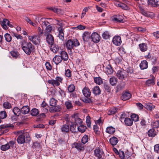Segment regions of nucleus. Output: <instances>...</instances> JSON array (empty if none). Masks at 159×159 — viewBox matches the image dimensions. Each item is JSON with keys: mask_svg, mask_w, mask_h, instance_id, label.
<instances>
[{"mask_svg": "<svg viewBox=\"0 0 159 159\" xmlns=\"http://www.w3.org/2000/svg\"><path fill=\"white\" fill-rule=\"evenodd\" d=\"M15 134H17L18 136L16 140L19 144H21L25 143H27L30 140V138L29 134L25 133L24 130H19L15 132Z\"/></svg>", "mask_w": 159, "mask_h": 159, "instance_id": "1", "label": "nucleus"}, {"mask_svg": "<svg viewBox=\"0 0 159 159\" xmlns=\"http://www.w3.org/2000/svg\"><path fill=\"white\" fill-rule=\"evenodd\" d=\"M80 45V43L77 39L68 40L66 43V47L68 51L70 53L72 52V50Z\"/></svg>", "mask_w": 159, "mask_h": 159, "instance_id": "2", "label": "nucleus"}, {"mask_svg": "<svg viewBox=\"0 0 159 159\" xmlns=\"http://www.w3.org/2000/svg\"><path fill=\"white\" fill-rule=\"evenodd\" d=\"M22 49L27 55H30L31 52L34 51V47L30 42L24 41L21 44Z\"/></svg>", "mask_w": 159, "mask_h": 159, "instance_id": "3", "label": "nucleus"}, {"mask_svg": "<svg viewBox=\"0 0 159 159\" xmlns=\"http://www.w3.org/2000/svg\"><path fill=\"white\" fill-rule=\"evenodd\" d=\"M42 25L43 29L45 28L44 30V35L50 34L52 29V26L50 25L48 21H43L42 23Z\"/></svg>", "mask_w": 159, "mask_h": 159, "instance_id": "4", "label": "nucleus"}, {"mask_svg": "<svg viewBox=\"0 0 159 159\" xmlns=\"http://www.w3.org/2000/svg\"><path fill=\"white\" fill-rule=\"evenodd\" d=\"M56 21L57 22V23H56V25L59 26L58 27L56 26L58 33V37L60 39L63 40L64 35V29L63 28L62 26V23L59 20H56Z\"/></svg>", "mask_w": 159, "mask_h": 159, "instance_id": "5", "label": "nucleus"}, {"mask_svg": "<svg viewBox=\"0 0 159 159\" xmlns=\"http://www.w3.org/2000/svg\"><path fill=\"white\" fill-rule=\"evenodd\" d=\"M13 127V125L11 124H7L0 126V134H2L7 132L10 128Z\"/></svg>", "mask_w": 159, "mask_h": 159, "instance_id": "6", "label": "nucleus"}, {"mask_svg": "<svg viewBox=\"0 0 159 159\" xmlns=\"http://www.w3.org/2000/svg\"><path fill=\"white\" fill-rule=\"evenodd\" d=\"M28 39L36 45H39L40 43V39L39 36L38 35L29 36L28 37Z\"/></svg>", "mask_w": 159, "mask_h": 159, "instance_id": "7", "label": "nucleus"}, {"mask_svg": "<svg viewBox=\"0 0 159 159\" xmlns=\"http://www.w3.org/2000/svg\"><path fill=\"white\" fill-rule=\"evenodd\" d=\"M100 68L101 70H103L107 75H110L113 73V70L110 65H108L106 67L102 65V67L101 66Z\"/></svg>", "mask_w": 159, "mask_h": 159, "instance_id": "8", "label": "nucleus"}, {"mask_svg": "<svg viewBox=\"0 0 159 159\" xmlns=\"http://www.w3.org/2000/svg\"><path fill=\"white\" fill-rule=\"evenodd\" d=\"M112 42L116 45L119 46L122 43L121 37L119 36H115L113 38Z\"/></svg>", "mask_w": 159, "mask_h": 159, "instance_id": "9", "label": "nucleus"}, {"mask_svg": "<svg viewBox=\"0 0 159 159\" xmlns=\"http://www.w3.org/2000/svg\"><path fill=\"white\" fill-rule=\"evenodd\" d=\"M91 37L90 33L88 32H85L82 34V39L85 43L89 41Z\"/></svg>", "mask_w": 159, "mask_h": 159, "instance_id": "10", "label": "nucleus"}, {"mask_svg": "<svg viewBox=\"0 0 159 159\" xmlns=\"http://www.w3.org/2000/svg\"><path fill=\"white\" fill-rule=\"evenodd\" d=\"M91 39L94 43H97L99 41V35L96 32L93 33L91 35Z\"/></svg>", "mask_w": 159, "mask_h": 159, "instance_id": "11", "label": "nucleus"}, {"mask_svg": "<svg viewBox=\"0 0 159 159\" xmlns=\"http://www.w3.org/2000/svg\"><path fill=\"white\" fill-rule=\"evenodd\" d=\"M125 71L123 69H120L118 70L116 73V76L119 79L123 80L124 78V74Z\"/></svg>", "mask_w": 159, "mask_h": 159, "instance_id": "12", "label": "nucleus"}, {"mask_svg": "<svg viewBox=\"0 0 159 159\" xmlns=\"http://www.w3.org/2000/svg\"><path fill=\"white\" fill-rule=\"evenodd\" d=\"M83 95L86 98L89 97L91 94V92L90 89L88 87H84L82 90Z\"/></svg>", "mask_w": 159, "mask_h": 159, "instance_id": "13", "label": "nucleus"}, {"mask_svg": "<svg viewBox=\"0 0 159 159\" xmlns=\"http://www.w3.org/2000/svg\"><path fill=\"white\" fill-rule=\"evenodd\" d=\"M45 35L46 36V41L48 44L52 45V44H53L54 39L53 37L51 34Z\"/></svg>", "mask_w": 159, "mask_h": 159, "instance_id": "14", "label": "nucleus"}, {"mask_svg": "<svg viewBox=\"0 0 159 159\" xmlns=\"http://www.w3.org/2000/svg\"><path fill=\"white\" fill-rule=\"evenodd\" d=\"M59 55L61 57L62 60L64 61H66L68 59V56L67 53L64 51H61Z\"/></svg>", "mask_w": 159, "mask_h": 159, "instance_id": "15", "label": "nucleus"}, {"mask_svg": "<svg viewBox=\"0 0 159 159\" xmlns=\"http://www.w3.org/2000/svg\"><path fill=\"white\" fill-rule=\"evenodd\" d=\"M131 97V94L128 92L123 93L121 97V99L123 100H126L129 99Z\"/></svg>", "mask_w": 159, "mask_h": 159, "instance_id": "16", "label": "nucleus"}, {"mask_svg": "<svg viewBox=\"0 0 159 159\" xmlns=\"http://www.w3.org/2000/svg\"><path fill=\"white\" fill-rule=\"evenodd\" d=\"M139 48L141 51L144 52L148 50V45L147 43H140L139 45Z\"/></svg>", "mask_w": 159, "mask_h": 159, "instance_id": "17", "label": "nucleus"}, {"mask_svg": "<svg viewBox=\"0 0 159 159\" xmlns=\"http://www.w3.org/2000/svg\"><path fill=\"white\" fill-rule=\"evenodd\" d=\"M61 109V107L59 105L53 106L49 108V111L51 112H54L60 111Z\"/></svg>", "mask_w": 159, "mask_h": 159, "instance_id": "18", "label": "nucleus"}, {"mask_svg": "<svg viewBox=\"0 0 159 159\" xmlns=\"http://www.w3.org/2000/svg\"><path fill=\"white\" fill-rule=\"evenodd\" d=\"M62 60L61 57L59 55H56L52 59V61L56 65H58L60 63H61L62 61Z\"/></svg>", "mask_w": 159, "mask_h": 159, "instance_id": "19", "label": "nucleus"}, {"mask_svg": "<svg viewBox=\"0 0 159 159\" xmlns=\"http://www.w3.org/2000/svg\"><path fill=\"white\" fill-rule=\"evenodd\" d=\"M30 108L28 106H25L22 107L21 112L23 114H26L30 111Z\"/></svg>", "mask_w": 159, "mask_h": 159, "instance_id": "20", "label": "nucleus"}, {"mask_svg": "<svg viewBox=\"0 0 159 159\" xmlns=\"http://www.w3.org/2000/svg\"><path fill=\"white\" fill-rule=\"evenodd\" d=\"M148 134L149 137H153L157 134V132L153 128L150 129L148 131Z\"/></svg>", "mask_w": 159, "mask_h": 159, "instance_id": "21", "label": "nucleus"}, {"mask_svg": "<svg viewBox=\"0 0 159 159\" xmlns=\"http://www.w3.org/2000/svg\"><path fill=\"white\" fill-rule=\"evenodd\" d=\"M139 66L141 70H144L147 69L148 67V63L146 60L141 61L139 65Z\"/></svg>", "mask_w": 159, "mask_h": 159, "instance_id": "22", "label": "nucleus"}, {"mask_svg": "<svg viewBox=\"0 0 159 159\" xmlns=\"http://www.w3.org/2000/svg\"><path fill=\"white\" fill-rule=\"evenodd\" d=\"M118 81L117 78L114 76L112 77L109 79L110 83L112 86H115L117 84Z\"/></svg>", "mask_w": 159, "mask_h": 159, "instance_id": "23", "label": "nucleus"}, {"mask_svg": "<svg viewBox=\"0 0 159 159\" xmlns=\"http://www.w3.org/2000/svg\"><path fill=\"white\" fill-rule=\"evenodd\" d=\"M50 49L54 53H57L59 51V48L58 45L53 44L51 45Z\"/></svg>", "mask_w": 159, "mask_h": 159, "instance_id": "24", "label": "nucleus"}, {"mask_svg": "<svg viewBox=\"0 0 159 159\" xmlns=\"http://www.w3.org/2000/svg\"><path fill=\"white\" fill-rule=\"evenodd\" d=\"M9 21L7 19H3L1 25L3 28L6 30L7 29V26L9 24Z\"/></svg>", "mask_w": 159, "mask_h": 159, "instance_id": "25", "label": "nucleus"}, {"mask_svg": "<svg viewBox=\"0 0 159 159\" xmlns=\"http://www.w3.org/2000/svg\"><path fill=\"white\" fill-rule=\"evenodd\" d=\"M118 140L117 138L115 137H113L110 138V142L111 145L114 146L116 145L118 143Z\"/></svg>", "mask_w": 159, "mask_h": 159, "instance_id": "26", "label": "nucleus"}, {"mask_svg": "<svg viewBox=\"0 0 159 159\" xmlns=\"http://www.w3.org/2000/svg\"><path fill=\"white\" fill-rule=\"evenodd\" d=\"M102 38L104 39H108L111 37V34L108 31H105L102 35Z\"/></svg>", "mask_w": 159, "mask_h": 159, "instance_id": "27", "label": "nucleus"}, {"mask_svg": "<svg viewBox=\"0 0 159 159\" xmlns=\"http://www.w3.org/2000/svg\"><path fill=\"white\" fill-rule=\"evenodd\" d=\"M73 147L76 148L77 149L80 151L84 149L83 145L81 143H75L73 144Z\"/></svg>", "mask_w": 159, "mask_h": 159, "instance_id": "28", "label": "nucleus"}, {"mask_svg": "<svg viewBox=\"0 0 159 159\" xmlns=\"http://www.w3.org/2000/svg\"><path fill=\"white\" fill-rule=\"evenodd\" d=\"M72 120H75V124L77 125H80L82 122V120L77 116H74L72 117Z\"/></svg>", "mask_w": 159, "mask_h": 159, "instance_id": "29", "label": "nucleus"}, {"mask_svg": "<svg viewBox=\"0 0 159 159\" xmlns=\"http://www.w3.org/2000/svg\"><path fill=\"white\" fill-rule=\"evenodd\" d=\"M124 122L125 124L128 126H131L133 123V121L129 118H125Z\"/></svg>", "mask_w": 159, "mask_h": 159, "instance_id": "30", "label": "nucleus"}, {"mask_svg": "<svg viewBox=\"0 0 159 159\" xmlns=\"http://www.w3.org/2000/svg\"><path fill=\"white\" fill-rule=\"evenodd\" d=\"M48 82L49 84H52L54 86H58L60 84V83L58 82L56 79L55 80H49L48 81Z\"/></svg>", "mask_w": 159, "mask_h": 159, "instance_id": "31", "label": "nucleus"}, {"mask_svg": "<svg viewBox=\"0 0 159 159\" xmlns=\"http://www.w3.org/2000/svg\"><path fill=\"white\" fill-rule=\"evenodd\" d=\"M145 106L146 109L150 111H152V110L154 109L155 107V106L154 105L150 103H146Z\"/></svg>", "mask_w": 159, "mask_h": 159, "instance_id": "32", "label": "nucleus"}, {"mask_svg": "<svg viewBox=\"0 0 159 159\" xmlns=\"http://www.w3.org/2000/svg\"><path fill=\"white\" fill-rule=\"evenodd\" d=\"M30 113L32 116H36L39 114V111L38 109L34 108L31 110Z\"/></svg>", "mask_w": 159, "mask_h": 159, "instance_id": "33", "label": "nucleus"}, {"mask_svg": "<svg viewBox=\"0 0 159 159\" xmlns=\"http://www.w3.org/2000/svg\"><path fill=\"white\" fill-rule=\"evenodd\" d=\"M92 92L95 96L98 95L99 94V86L94 87L92 90Z\"/></svg>", "mask_w": 159, "mask_h": 159, "instance_id": "34", "label": "nucleus"}, {"mask_svg": "<svg viewBox=\"0 0 159 159\" xmlns=\"http://www.w3.org/2000/svg\"><path fill=\"white\" fill-rule=\"evenodd\" d=\"M107 132L110 134H113L115 131V128L111 126L107 127L106 129V130Z\"/></svg>", "mask_w": 159, "mask_h": 159, "instance_id": "35", "label": "nucleus"}, {"mask_svg": "<svg viewBox=\"0 0 159 159\" xmlns=\"http://www.w3.org/2000/svg\"><path fill=\"white\" fill-rule=\"evenodd\" d=\"M65 105L68 109H70L73 107L71 102L70 100L66 101L65 102Z\"/></svg>", "mask_w": 159, "mask_h": 159, "instance_id": "36", "label": "nucleus"}, {"mask_svg": "<svg viewBox=\"0 0 159 159\" xmlns=\"http://www.w3.org/2000/svg\"><path fill=\"white\" fill-rule=\"evenodd\" d=\"M13 112L14 115L17 116H19L21 113V110L17 107H14L13 110Z\"/></svg>", "mask_w": 159, "mask_h": 159, "instance_id": "37", "label": "nucleus"}, {"mask_svg": "<svg viewBox=\"0 0 159 159\" xmlns=\"http://www.w3.org/2000/svg\"><path fill=\"white\" fill-rule=\"evenodd\" d=\"M123 17L119 15H116V17L114 18V20L115 21L118 22H121L123 21Z\"/></svg>", "mask_w": 159, "mask_h": 159, "instance_id": "38", "label": "nucleus"}, {"mask_svg": "<svg viewBox=\"0 0 159 159\" xmlns=\"http://www.w3.org/2000/svg\"><path fill=\"white\" fill-rule=\"evenodd\" d=\"M131 120L133 121L137 122L139 120V116L138 115L135 114H132L131 116Z\"/></svg>", "mask_w": 159, "mask_h": 159, "instance_id": "39", "label": "nucleus"}, {"mask_svg": "<svg viewBox=\"0 0 159 159\" xmlns=\"http://www.w3.org/2000/svg\"><path fill=\"white\" fill-rule=\"evenodd\" d=\"M151 125L153 128H157L159 127V120H154L152 122Z\"/></svg>", "mask_w": 159, "mask_h": 159, "instance_id": "40", "label": "nucleus"}, {"mask_svg": "<svg viewBox=\"0 0 159 159\" xmlns=\"http://www.w3.org/2000/svg\"><path fill=\"white\" fill-rule=\"evenodd\" d=\"M146 84L148 86L153 85L155 84L154 80L153 79H148L146 82Z\"/></svg>", "mask_w": 159, "mask_h": 159, "instance_id": "41", "label": "nucleus"}, {"mask_svg": "<svg viewBox=\"0 0 159 159\" xmlns=\"http://www.w3.org/2000/svg\"><path fill=\"white\" fill-rule=\"evenodd\" d=\"M41 106L43 108V110L44 112H47L48 111V105L44 101L41 104Z\"/></svg>", "mask_w": 159, "mask_h": 159, "instance_id": "42", "label": "nucleus"}, {"mask_svg": "<svg viewBox=\"0 0 159 159\" xmlns=\"http://www.w3.org/2000/svg\"><path fill=\"white\" fill-rule=\"evenodd\" d=\"M86 129V127L83 125H81L78 127V129L79 131L81 133H84Z\"/></svg>", "mask_w": 159, "mask_h": 159, "instance_id": "43", "label": "nucleus"}, {"mask_svg": "<svg viewBox=\"0 0 159 159\" xmlns=\"http://www.w3.org/2000/svg\"><path fill=\"white\" fill-rule=\"evenodd\" d=\"M4 37L6 41L8 42H10L12 39V37L10 34L6 33L4 35Z\"/></svg>", "mask_w": 159, "mask_h": 159, "instance_id": "44", "label": "nucleus"}, {"mask_svg": "<svg viewBox=\"0 0 159 159\" xmlns=\"http://www.w3.org/2000/svg\"><path fill=\"white\" fill-rule=\"evenodd\" d=\"M61 130L63 132H67L69 130V126L68 125H65L61 128Z\"/></svg>", "mask_w": 159, "mask_h": 159, "instance_id": "45", "label": "nucleus"}, {"mask_svg": "<svg viewBox=\"0 0 159 159\" xmlns=\"http://www.w3.org/2000/svg\"><path fill=\"white\" fill-rule=\"evenodd\" d=\"M103 86L105 91L107 92H110L111 88L107 82H105V83H104Z\"/></svg>", "mask_w": 159, "mask_h": 159, "instance_id": "46", "label": "nucleus"}, {"mask_svg": "<svg viewBox=\"0 0 159 159\" xmlns=\"http://www.w3.org/2000/svg\"><path fill=\"white\" fill-rule=\"evenodd\" d=\"M10 148V145L8 143H7L6 144L2 145L1 147V149L2 151H5L8 149Z\"/></svg>", "mask_w": 159, "mask_h": 159, "instance_id": "47", "label": "nucleus"}, {"mask_svg": "<svg viewBox=\"0 0 159 159\" xmlns=\"http://www.w3.org/2000/svg\"><path fill=\"white\" fill-rule=\"evenodd\" d=\"M57 100L53 98L50 99L49 103L50 105L51 106H55L57 105Z\"/></svg>", "mask_w": 159, "mask_h": 159, "instance_id": "48", "label": "nucleus"}, {"mask_svg": "<svg viewBox=\"0 0 159 159\" xmlns=\"http://www.w3.org/2000/svg\"><path fill=\"white\" fill-rule=\"evenodd\" d=\"M11 55L15 58H16L19 56V53L17 51H12L10 52Z\"/></svg>", "mask_w": 159, "mask_h": 159, "instance_id": "49", "label": "nucleus"}, {"mask_svg": "<svg viewBox=\"0 0 159 159\" xmlns=\"http://www.w3.org/2000/svg\"><path fill=\"white\" fill-rule=\"evenodd\" d=\"M7 116V114L5 111H2L0 112V119H4Z\"/></svg>", "mask_w": 159, "mask_h": 159, "instance_id": "50", "label": "nucleus"}, {"mask_svg": "<svg viewBox=\"0 0 159 159\" xmlns=\"http://www.w3.org/2000/svg\"><path fill=\"white\" fill-rule=\"evenodd\" d=\"M75 89V87L73 84L69 85L68 87V90L69 92L72 93L73 92Z\"/></svg>", "mask_w": 159, "mask_h": 159, "instance_id": "51", "label": "nucleus"}, {"mask_svg": "<svg viewBox=\"0 0 159 159\" xmlns=\"http://www.w3.org/2000/svg\"><path fill=\"white\" fill-rule=\"evenodd\" d=\"M86 123L88 127H90L91 126V121L90 119L91 118L90 116L89 115H88L86 117Z\"/></svg>", "mask_w": 159, "mask_h": 159, "instance_id": "52", "label": "nucleus"}, {"mask_svg": "<svg viewBox=\"0 0 159 159\" xmlns=\"http://www.w3.org/2000/svg\"><path fill=\"white\" fill-rule=\"evenodd\" d=\"M88 137L87 135H84L81 139V142L83 144H85L88 142Z\"/></svg>", "mask_w": 159, "mask_h": 159, "instance_id": "53", "label": "nucleus"}, {"mask_svg": "<svg viewBox=\"0 0 159 159\" xmlns=\"http://www.w3.org/2000/svg\"><path fill=\"white\" fill-rule=\"evenodd\" d=\"M71 123L72 124L70 125V130L72 132H74L75 131L76 125L75 124H74L72 123L71 122Z\"/></svg>", "mask_w": 159, "mask_h": 159, "instance_id": "54", "label": "nucleus"}, {"mask_svg": "<svg viewBox=\"0 0 159 159\" xmlns=\"http://www.w3.org/2000/svg\"><path fill=\"white\" fill-rule=\"evenodd\" d=\"M4 107L6 109L10 108L11 106V104L8 102H5L3 104Z\"/></svg>", "mask_w": 159, "mask_h": 159, "instance_id": "55", "label": "nucleus"}, {"mask_svg": "<svg viewBox=\"0 0 159 159\" xmlns=\"http://www.w3.org/2000/svg\"><path fill=\"white\" fill-rule=\"evenodd\" d=\"M116 111L115 108H111L109 111L108 114L109 115H112L115 114Z\"/></svg>", "mask_w": 159, "mask_h": 159, "instance_id": "56", "label": "nucleus"}, {"mask_svg": "<svg viewBox=\"0 0 159 159\" xmlns=\"http://www.w3.org/2000/svg\"><path fill=\"white\" fill-rule=\"evenodd\" d=\"M94 154L96 156L98 157L97 159H99V148L94 150Z\"/></svg>", "mask_w": 159, "mask_h": 159, "instance_id": "57", "label": "nucleus"}, {"mask_svg": "<svg viewBox=\"0 0 159 159\" xmlns=\"http://www.w3.org/2000/svg\"><path fill=\"white\" fill-rule=\"evenodd\" d=\"M118 155L121 159H124V158L125 154L123 151L120 150Z\"/></svg>", "mask_w": 159, "mask_h": 159, "instance_id": "58", "label": "nucleus"}, {"mask_svg": "<svg viewBox=\"0 0 159 159\" xmlns=\"http://www.w3.org/2000/svg\"><path fill=\"white\" fill-rule=\"evenodd\" d=\"M25 19L28 23H29L30 25H32L33 26H35V24L33 22L31 21V20L28 17H26Z\"/></svg>", "mask_w": 159, "mask_h": 159, "instance_id": "59", "label": "nucleus"}, {"mask_svg": "<svg viewBox=\"0 0 159 159\" xmlns=\"http://www.w3.org/2000/svg\"><path fill=\"white\" fill-rule=\"evenodd\" d=\"M147 3L148 5H150L153 7H155V3L154 0H148Z\"/></svg>", "mask_w": 159, "mask_h": 159, "instance_id": "60", "label": "nucleus"}, {"mask_svg": "<svg viewBox=\"0 0 159 159\" xmlns=\"http://www.w3.org/2000/svg\"><path fill=\"white\" fill-rule=\"evenodd\" d=\"M45 66L47 69L49 70H51L52 68L51 65L49 62H46L45 63Z\"/></svg>", "mask_w": 159, "mask_h": 159, "instance_id": "61", "label": "nucleus"}, {"mask_svg": "<svg viewBox=\"0 0 159 159\" xmlns=\"http://www.w3.org/2000/svg\"><path fill=\"white\" fill-rule=\"evenodd\" d=\"M159 67L157 66H154L153 67L152 69L153 73H157Z\"/></svg>", "mask_w": 159, "mask_h": 159, "instance_id": "62", "label": "nucleus"}, {"mask_svg": "<svg viewBox=\"0 0 159 159\" xmlns=\"http://www.w3.org/2000/svg\"><path fill=\"white\" fill-rule=\"evenodd\" d=\"M140 124L142 126H145L147 125V121L145 120L143 118L141 120Z\"/></svg>", "mask_w": 159, "mask_h": 159, "instance_id": "63", "label": "nucleus"}, {"mask_svg": "<svg viewBox=\"0 0 159 159\" xmlns=\"http://www.w3.org/2000/svg\"><path fill=\"white\" fill-rule=\"evenodd\" d=\"M65 75L66 77H70L71 76V71L70 70L68 69L66 70Z\"/></svg>", "mask_w": 159, "mask_h": 159, "instance_id": "64", "label": "nucleus"}]
</instances>
